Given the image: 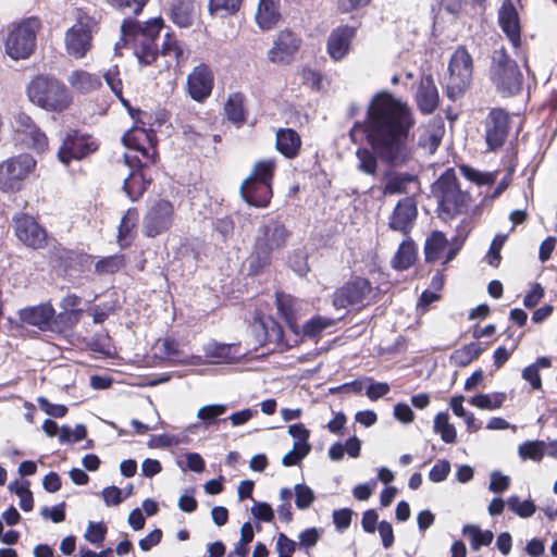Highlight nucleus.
Returning <instances> with one entry per match:
<instances>
[{
  "label": "nucleus",
  "mask_w": 557,
  "mask_h": 557,
  "mask_svg": "<svg viewBox=\"0 0 557 557\" xmlns=\"http://www.w3.org/2000/svg\"><path fill=\"white\" fill-rule=\"evenodd\" d=\"M332 320L320 315L313 317L304 324V334L310 337H315L320 333L332 325Z\"/></svg>",
  "instance_id": "51"
},
{
  "label": "nucleus",
  "mask_w": 557,
  "mask_h": 557,
  "mask_svg": "<svg viewBox=\"0 0 557 557\" xmlns=\"http://www.w3.org/2000/svg\"><path fill=\"white\" fill-rule=\"evenodd\" d=\"M448 240L441 231H434L425 239L424 255L428 262H435L442 257Z\"/></svg>",
  "instance_id": "34"
},
{
  "label": "nucleus",
  "mask_w": 557,
  "mask_h": 557,
  "mask_svg": "<svg viewBox=\"0 0 557 557\" xmlns=\"http://www.w3.org/2000/svg\"><path fill=\"white\" fill-rule=\"evenodd\" d=\"M16 237L27 247L39 249L46 244L47 233L36 220L25 213H18L13 218Z\"/></svg>",
  "instance_id": "16"
},
{
  "label": "nucleus",
  "mask_w": 557,
  "mask_h": 557,
  "mask_svg": "<svg viewBox=\"0 0 557 557\" xmlns=\"http://www.w3.org/2000/svg\"><path fill=\"white\" fill-rule=\"evenodd\" d=\"M160 357L169 360L171 363H186L187 356H183L178 349V344L172 338L160 339L157 344Z\"/></svg>",
  "instance_id": "40"
},
{
  "label": "nucleus",
  "mask_w": 557,
  "mask_h": 557,
  "mask_svg": "<svg viewBox=\"0 0 557 557\" xmlns=\"http://www.w3.org/2000/svg\"><path fill=\"white\" fill-rule=\"evenodd\" d=\"M97 143L88 135L74 132L69 134L59 148V160L69 164L71 160L83 159L97 149Z\"/></svg>",
  "instance_id": "18"
},
{
  "label": "nucleus",
  "mask_w": 557,
  "mask_h": 557,
  "mask_svg": "<svg viewBox=\"0 0 557 557\" xmlns=\"http://www.w3.org/2000/svg\"><path fill=\"white\" fill-rule=\"evenodd\" d=\"M355 29L349 26L337 27L332 30L327 38V53L334 61L345 58L350 48Z\"/></svg>",
  "instance_id": "24"
},
{
  "label": "nucleus",
  "mask_w": 557,
  "mask_h": 557,
  "mask_svg": "<svg viewBox=\"0 0 557 557\" xmlns=\"http://www.w3.org/2000/svg\"><path fill=\"white\" fill-rule=\"evenodd\" d=\"M432 193L437 200L438 216L443 221L447 222L456 216L468 214L472 197L460 188L454 169H447L433 183Z\"/></svg>",
  "instance_id": "3"
},
{
  "label": "nucleus",
  "mask_w": 557,
  "mask_h": 557,
  "mask_svg": "<svg viewBox=\"0 0 557 557\" xmlns=\"http://www.w3.org/2000/svg\"><path fill=\"white\" fill-rule=\"evenodd\" d=\"M294 298L284 294H276V307L281 317L293 327L296 321L294 312Z\"/></svg>",
  "instance_id": "46"
},
{
  "label": "nucleus",
  "mask_w": 557,
  "mask_h": 557,
  "mask_svg": "<svg viewBox=\"0 0 557 557\" xmlns=\"http://www.w3.org/2000/svg\"><path fill=\"white\" fill-rule=\"evenodd\" d=\"M372 300L371 283L363 277H356L336 289L333 295V305L337 309L351 307L360 309Z\"/></svg>",
  "instance_id": "11"
},
{
  "label": "nucleus",
  "mask_w": 557,
  "mask_h": 557,
  "mask_svg": "<svg viewBox=\"0 0 557 557\" xmlns=\"http://www.w3.org/2000/svg\"><path fill=\"white\" fill-rule=\"evenodd\" d=\"M473 61L463 46L458 47L450 57L448 64L449 77L446 95L451 101L460 99L470 86Z\"/></svg>",
  "instance_id": "9"
},
{
  "label": "nucleus",
  "mask_w": 557,
  "mask_h": 557,
  "mask_svg": "<svg viewBox=\"0 0 557 557\" xmlns=\"http://www.w3.org/2000/svg\"><path fill=\"white\" fill-rule=\"evenodd\" d=\"M124 161L131 172L124 180L123 189L129 200L137 201L150 184V180H147L143 173V168L148 164H145L137 154L132 153H125Z\"/></svg>",
  "instance_id": "15"
},
{
  "label": "nucleus",
  "mask_w": 557,
  "mask_h": 557,
  "mask_svg": "<svg viewBox=\"0 0 557 557\" xmlns=\"http://www.w3.org/2000/svg\"><path fill=\"white\" fill-rule=\"evenodd\" d=\"M274 160H262L256 163L251 174L242 183L240 195L245 202L256 208H264L272 197L271 182Z\"/></svg>",
  "instance_id": "6"
},
{
  "label": "nucleus",
  "mask_w": 557,
  "mask_h": 557,
  "mask_svg": "<svg viewBox=\"0 0 557 557\" xmlns=\"http://www.w3.org/2000/svg\"><path fill=\"white\" fill-rule=\"evenodd\" d=\"M417 216L418 208L414 199L411 197L403 198L396 203L389 215L388 227L408 236L413 228Z\"/></svg>",
  "instance_id": "19"
},
{
  "label": "nucleus",
  "mask_w": 557,
  "mask_h": 557,
  "mask_svg": "<svg viewBox=\"0 0 557 557\" xmlns=\"http://www.w3.org/2000/svg\"><path fill=\"white\" fill-rule=\"evenodd\" d=\"M260 325L264 330V341L273 342L282 338V327L272 318L260 320Z\"/></svg>",
  "instance_id": "58"
},
{
  "label": "nucleus",
  "mask_w": 557,
  "mask_h": 557,
  "mask_svg": "<svg viewBox=\"0 0 557 557\" xmlns=\"http://www.w3.org/2000/svg\"><path fill=\"white\" fill-rule=\"evenodd\" d=\"M482 352V348L479 343H470L465 345L462 348L455 350L450 356V361L458 367H466L472 360L478 358Z\"/></svg>",
  "instance_id": "41"
},
{
  "label": "nucleus",
  "mask_w": 557,
  "mask_h": 557,
  "mask_svg": "<svg viewBox=\"0 0 557 557\" xmlns=\"http://www.w3.org/2000/svg\"><path fill=\"white\" fill-rule=\"evenodd\" d=\"M40 28V21L28 17L17 24H13L4 39L5 53L15 61L30 57L36 46V35Z\"/></svg>",
  "instance_id": "8"
},
{
  "label": "nucleus",
  "mask_w": 557,
  "mask_h": 557,
  "mask_svg": "<svg viewBox=\"0 0 557 557\" xmlns=\"http://www.w3.org/2000/svg\"><path fill=\"white\" fill-rule=\"evenodd\" d=\"M288 237V230L277 220L270 219L260 224L250 256L249 272L258 274L268 267L272 258L284 249Z\"/></svg>",
  "instance_id": "4"
},
{
  "label": "nucleus",
  "mask_w": 557,
  "mask_h": 557,
  "mask_svg": "<svg viewBox=\"0 0 557 557\" xmlns=\"http://www.w3.org/2000/svg\"><path fill=\"white\" fill-rule=\"evenodd\" d=\"M434 432L441 435L446 444H453L457 438L456 428L449 422L447 412H438L434 418Z\"/></svg>",
  "instance_id": "39"
},
{
  "label": "nucleus",
  "mask_w": 557,
  "mask_h": 557,
  "mask_svg": "<svg viewBox=\"0 0 557 557\" xmlns=\"http://www.w3.org/2000/svg\"><path fill=\"white\" fill-rule=\"evenodd\" d=\"M550 356H540L534 362L524 367V381L533 391H543V382L540 371L552 367Z\"/></svg>",
  "instance_id": "32"
},
{
  "label": "nucleus",
  "mask_w": 557,
  "mask_h": 557,
  "mask_svg": "<svg viewBox=\"0 0 557 557\" xmlns=\"http://www.w3.org/2000/svg\"><path fill=\"white\" fill-rule=\"evenodd\" d=\"M109 3L115 9L123 12H131L135 15L139 14L148 0H108Z\"/></svg>",
  "instance_id": "56"
},
{
  "label": "nucleus",
  "mask_w": 557,
  "mask_h": 557,
  "mask_svg": "<svg viewBox=\"0 0 557 557\" xmlns=\"http://www.w3.org/2000/svg\"><path fill=\"white\" fill-rule=\"evenodd\" d=\"M280 0H259L256 22L263 30L273 28L281 18Z\"/></svg>",
  "instance_id": "29"
},
{
  "label": "nucleus",
  "mask_w": 557,
  "mask_h": 557,
  "mask_svg": "<svg viewBox=\"0 0 557 557\" xmlns=\"http://www.w3.org/2000/svg\"><path fill=\"white\" fill-rule=\"evenodd\" d=\"M70 86L79 94H89L101 86V77L84 70H75L67 76Z\"/></svg>",
  "instance_id": "30"
},
{
  "label": "nucleus",
  "mask_w": 557,
  "mask_h": 557,
  "mask_svg": "<svg viewBox=\"0 0 557 557\" xmlns=\"http://www.w3.org/2000/svg\"><path fill=\"white\" fill-rule=\"evenodd\" d=\"M103 77L108 84V86L110 87V89L121 99L122 103L128 109L131 110L129 108V104L128 102L123 99L122 97V81L121 78L119 77V71H117V67L114 66L112 69H109L104 74H103ZM132 112V111H129ZM131 115L134 117V114L131 113Z\"/></svg>",
  "instance_id": "50"
},
{
  "label": "nucleus",
  "mask_w": 557,
  "mask_h": 557,
  "mask_svg": "<svg viewBox=\"0 0 557 557\" xmlns=\"http://www.w3.org/2000/svg\"><path fill=\"white\" fill-rule=\"evenodd\" d=\"M442 140V129H425L424 133L419 138V145L429 150L430 153H433L437 147L440 146Z\"/></svg>",
  "instance_id": "52"
},
{
  "label": "nucleus",
  "mask_w": 557,
  "mask_h": 557,
  "mask_svg": "<svg viewBox=\"0 0 557 557\" xmlns=\"http://www.w3.org/2000/svg\"><path fill=\"white\" fill-rule=\"evenodd\" d=\"M162 26L161 17H153L145 23L131 17L125 18L121 24V42L123 46L132 45L139 64L150 65L159 54L156 40Z\"/></svg>",
  "instance_id": "2"
},
{
  "label": "nucleus",
  "mask_w": 557,
  "mask_h": 557,
  "mask_svg": "<svg viewBox=\"0 0 557 557\" xmlns=\"http://www.w3.org/2000/svg\"><path fill=\"white\" fill-rule=\"evenodd\" d=\"M161 53L163 55L173 57L177 63L184 59V51L181 45L178 44L177 39L170 34L164 36Z\"/></svg>",
  "instance_id": "53"
},
{
  "label": "nucleus",
  "mask_w": 557,
  "mask_h": 557,
  "mask_svg": "<svg viewBox=\"0 0 557 557\" xmlns=\"http://www.w3.org/2000/svg\"><path fill=\"white\" fill-rule=\"evenodd\" d=\"M54 313L55 310L50 304H41L21 309L18 314L22 322L37 326L40 330H47L51 329Z\"/></svg>",
  "instance_id": "25"
},
{
  "label": "nucleus",
  "mask_w": 557,
  "mask_h": 557,
  "mask_svg": "<svg viewBox=\"0 0 557 557\" xmlns=\"http://www.w3.org/2000/svg\"><path fill=\"white\" fill-rule=\"evenodd\" d=\"M244 101L245 96L242 92H234L225 103L226 116L234 124L242 125L245 122Z\"/></svg>",
  "instance_id": "37"
},
{
  "label": "nucleus",
  "mask_w": 557,
  "mask_h": 557,
  "mask_svg": "<svg viewBox=\"0 0 557 557\" xmlns=\"http://www.w3.org/2000/svg\"><path fill=\"white\" fill-rule=\"evenodd\" d=\"M491 69L492 81L503 96H513L521 89L520 70L504 49L495 50Z\"/></svg>",
  "instance_id": "10"
},
{
  "label": "nucleus",
  "mask_w": 557,
  "mask_h": 557,
  "mask_svg": "<svg viewBox=\"0 0 557 557\" xmlns=\"http://www.w3.org/2000/svg\"><path fill=\"white\" fill-rule=\"evenodd\" d=\"M416 124L411 108L388 91L376 92L367 107L366 119L356 122L352 131H360L370 146L356 150L358 170L374 176L380 159L391 168L407 166L413 160L409 136Z\"/></svg>",
  "instance_id": "1"
},
{
  "label": "nucleus",
  "mask_w": 557,
  "mask_h": 557,
  "mask_svg": "<svg viewBox=\"0 0 557 557\" xmlns=\"http://www.w3.org/2000/svg\"><path fill=\"white\" fill-rule=\"evenodd\" d=\"M300 38L289 29L281 30L273 47L269 50V59L274 63L286 62L299 48Z\"/></svg>",
  "instance_id": "22"
},
{
  "label": "nucleus",
  "mask_w": 557,
  "mask_h": 557,
  "mask_svg": "<svg viewBox=\"0 0 557 557\" xmlns=\"http://www.w3.org/2000/svg\"><path fill=\"white\" fill-rule=\"evenodd\" d=\"M459 171L466 180L478 186L491 185L496 181L495 172H482L468 164L459 165Z\"/></svg>",
  "instance_id": "42"
},
{
  "label": "nucleus",
  "mask_w": 557,
  "mask_h": 557,
  "mask_svg": "<svg viewBox=\"0 0 557 557\" xmlns=\"http://www.w3.org/2000/svg\"><path fill=\"white\" fill-rule=\"evenodd\" d=\"M101 495L106 506L108 507L117 506L124 499L122 496V490L114 485L104 487Z\"/></svg>",
  "instance_id": "64"
},
{
  "label": "nucleus",
  "mask_w": 557,
  "mask_h": 557,
  "mask_svg": "<svg viewBox=\"0 0 557 557\" xmlns=\"http://www.w3.org/2000/svg\"><path fill=\"white\" fill-rule=\"evenodd\" d=\"M226 405L224 404H211L202 406L197 411V418L201 420L206 425H209L216 421L218 417L226 412Z\"/></svg>",
  "instance_id": "48"
},
{
  "label": "nucleus",
  "mask_w": 557,
  "mask_h": 557,
  "mask_svg": "<svg viewBox=\"0 0 557 557\" xmlns=\"http://www.w3.org/2000/svg\"><path fill=\"white\" fill-rule=\"evenodd\" d=\"M14 127L18 139L30 149L42 152L48 147V138L35 124L33 119L24 112L14 117Z\"/></svg>",
  "instance_id": "17"
},
{
  "label": "nucleus",
  "mask_w": 557,
  "mask_h": 557,
  "mask_svg": "<svg viewBox=\"0 0 557 557\" xmlns=\"http://www.w3.org/2000/svg\"><path fill=\"white\" fill-rule=\"evenodd\" d=\"M137 221H138V211L135 208L127 209L121 219V223L119 225V231H117V242L121 247H125V246L129 245L128 237L131 236L132 231L136 226Z\"/></svg>",
  "instance_id": "38"
},
{
  "label": "nucleus",
  "mask_w": 557,
  "mask_h": 557,
  "mask_svg": "<svg viewBox=\"0 0 557 557\" xmlns=\"http://www.w3.org/2000/svg\"><path fill=\"white\" fill-rule=\"evenodd\" d=\"M174 208L165 199L157 200L144 216L143 232L147 237H156L168 231L173 223Z\"/></svg>",
  "instance_id": "14"
},
{
  "label": "nucleus",
  "mask_w": 557,
  "mask_h": 557,
  "mask_svg": "<svg viewBox=\"0 0 557 557\" xmlns=\"http://www.w3.org/2000/svg\"><path fill=\"white\" fill-rule=\"evenodd\" d=\"M417 103L421 112L432 113L438 106V91L431 75L423 76L417 90Z\"/></svg>",
  "instance_id": "26"
},
{
  "label": "nucleus",
  "mask_w": 557,
  "mask_h": 557,
  "mask_svg": "<svg viewBox=\"0 0 557 557\" xmlns=\"http://www.w3.org/2000/svg\"><path fill=\"white\" fill-rule=\"evenodd\" d=\"M107 528L102 522H89L85 539L91 544H101L106 539Z\"/></svg>",
  "instance_id": "55"
},
{
  "label": "nucleus",
  "mask_w": 557,
  "mask_h": 557,
  "mask_svg": "<svg viewBox=\"0 0 557 557\" xmlns=\"http://www.w3.org/2000/svg\"><path fill=\"white\" fill-rule=\"evenodd\" d=\"M294 490L296 507L300 510L309 508L314 500L312 488L306 484H296Z\"/></svg>",
  "instance_id": "49"
},
{
  "label": "nucleus",
  "mask_w": 557,
  "mask_h": 557,
  "mask_svg": "<svg viewBox=\"0 0 557 557\" xmlns=\"http://www.w3.org/2000/svg\"><path fill=\"white\" fill-rule=\"evenodd\" d=\"M545 456L557 459V440L549 442L537 438L524 441V460L540 462Z\"/></svg>",
  "instance_id": "27"
},
{
  "label": "nucleus",
  "mask_w": 557,
  "mask_h": 557,
  "mask_svg": "<svg viewBox=\"0 0 557 557\" xmlns=\"http://www.w3.org/2000/svg\"><path fill=\"white\" fill-rule=\"evenodd\" d=\"M213 83L211 69L206 64H199L187 76L188 94L195 101L202 102L211 95Z\"/></svg>",
  "instance_id": "20"
},
{
  "label": "nucleus",
  "mask_w": 557,
  "mask_h": 557,
  "mask_svg": "<svg viewBox=\"0 0 557 557\" xmlns=\"http://www.w3.org/2000/svg\"><path fill=\"white\" fill-rule=\"evenodd\" d=\"M386 183L383 188L385 195L408 194L409 186L418 187V176L409 172H387Z\"/></svg>",
  "instance_id": "28"
},
{
  "label": "nucleus",
  "mask_w": 557,
  "mask_h": 557,
  "mask_svg": "<svg viewBox=\"0 0 557 557\" xmlns=\"http://www.w3.org/2000/svg\"><path fill=\"white\" fill-rule=\"evenodd\" d=\"M122 140L131 150L128 153L137 154L145 164H153L157 157V136L152 131L134 126L126 132Z\"/></svg>",
  "instance_id": "12"
},
{
  "label": "nucleus",
  "mask_w": 557,
  "mask_h": 557,
  "mask_svg": "<svg viewBox=\"0 0 557 557\" xmlns=\"http://www.w3.org/2000/svg\"><path fill=\"white\" fill-rule=\"evenodd\" d=\"M37 169L36 159L29 153H20L0 162V191L16 194L21 191Z\"/></svg>",
  "instance_id": "7"
},
{
  "label": "nucleus",
  "mask_w": 557,
  "mask_h": 557,
  "mask_svg": "<svg viewBox=\"0 0 557 557\" xmlns=\"http://www.w3.org/2000/svg\"><path fill=\"white\" fill-rule=\"evenodd\" d=\"M234 346L220 344L216 342L208 343L203 346L206 357L211 358L214 363H231L236 359L233 352Z\"/></svg>",
  "instance_id": "36"
},
{
  "label": "nucleus",
  "mask_w": 557,
  "mask_h": 557,
  "mask_svg": "<svg viewBox=\"0 0 557 557\" xmlns=\"http://www.w3.org/2000/svg\"><path fill=\"white\" fill-rule=\"evenodd\" d=\"M37 403L40 407V409L48 416L54 417V418H62L66 414L67 408L64 405H55L51 404L47 398L45 397H38Z\"/></svg>",
  "instance_id": "63"
},
{
  "label": "nucleus",
  "mask_w": 557,
  "mask_h": 557,
  "mask_svg": "<svg viewBox=\"0 0 557 557\" xmlns=\"http://www.w3.org/2000/svg\"><path fill=\"white\" fill-rule=\"evenodd\" d=\"M82 318V313L72 312L61 309V311L55 314L51 321V330H57L59 332H65L74 329L76 324L79 322Z\"/></svg>",
  "instance_id": "43"
},
{
  "label": "nucleus",
  "mask_w": 557,
  "mask_h": 557,
  "mask_svg": "<svg viewBox=\"0 0 557 557\" xmlns=\"http://www.w3.org/2000/svg\"><path fill=\"white\" fill-rule=\"evenodd\" d=\"M498 22L515 47L520 44V18L519 13L511 0H504L498 10Z\"/></svg>",
  "instance_id": "23"
},
{
  "label": "nucleus",
  "mask_w": 557,
  "mask_h": 557,
  "mask_svg": "<svg viewBox=\"0 0 557 557\" xmlns=\"http://www.w3.org/2000/svg\"><path fill=\"white\" fill-rule=\"evenodd\" d=\"M545 295V289L541 283L534 282L524 293V308L531 309L535 307Z\"/></svg>",
  "instance_id": "57"
},
{
  "label": "nucleus",
  "mask_w": 557,
  "mask_h": 557,
  "mask_svg": "<svg viewBox=\"0 0 557 557\" xmlns=\"http://www.w3.org/2000/svg\"><path fill=\"white\" fill-rule=\"evenodd\" d=\"M301 146L298 133L292 128H280L276 132L275 147L286 158H294Z\"/></svg>",
  "instance_id": "31"
},
{
  "label": "nucleus",
  "mask_w": 557,
  "mask_h": 557,
  "mask_svg": "<svg viewBox=\"0 0 557 557\" xmlns=\"http://www.w3.org/2000/svg\"><path fill=\"white\" fill-rule=\"evenodd\" d=\"M27 96L36 106L57 112L66 109L72 100L64 84L45 75L32 79L27 86Z\"/></svg>",
  "instance_id": "5"
},
{
  "label": "nucleus",
  "mask_w": 557,
  "mask_h": 557,
  "mask_svg": "<svg viewBox=\"0 0 557 557\" xmlns=\"http://www.w3.org/2000/svg\"><path fill=\"white\" fill-rule=\"evenodd\" d=\"M311 450V447L293 446V449L286 453L282 458V465L285 467H292L297 465L304 459Z\"/></svg>",
  "instance_id": "59"
},
{
  "label": "nucleus",
  "mask_w": 557,
  "mask_h": 557,
  "mask_svg": "<svg viewBox=\"0 0 557 557\" xmlns=\"http://www.w3.org/2000/svg\"><path fill=\"white\" fill-rule=\"evenodd\" d=\"M510 131V116L499 108L493 109L484 121V138L488 151H495L506 143Z\"/></svg>",
  "instance_id": "13"
},
{
  "label": "nucleus",
  "mask_w": 557,
  "mask_h": 557,
  "mask_svg": "<svg viewBox=\"0 0 557 557\" xmlns=\"http://www.w3.org/2000/svg\"><path fill=\"white\" fill-rule=\"evenodd\" d=\"M91 44V32L86 23L78 21L65 34V47L70 55L82 59Z\"/></svg>",
  "instance_id": "21"
},
{
  "label": "nucleus",
  "mask_w": 557,
  "mask_h": 557,
  "mask_svg": "<svg viewBox=\"0 0 557 557\" xmlns=\"http://www.w3.org/2000/svg\"><path fill=\"white\" fill-rule=\"evenodd\" d=\"M40 515L44 519H50L54 523L65 520V503L62 502L53 507H42Z\"/></svg>",
  "instance_id": "62"
},
{
  "label": "nucleus",
  "mask_w": 557,
  "mask_h": 557,
  "mask_svg": "<svg viewBox=\"0 0 557 557\" xmlns=\"http://www.w3.org/2000/svg\"><path fill=\"white\" fill-rule=\"evenodd\" d=\"M401 242L398 250L393 259V265L398 270H407L416 260V246L413 240L408 236Z\"/></svg>",
  "instance_id": "35"
},
{
  "label": "nucleus",
  "mask_w": 557,
  "mask_h": 557,
  "mask_svg": "<svg viewBox=\"0 0 557 557\" xmlns=\"http://www.w3.org/2000/svg\"><path fill=\"white\" fill-rule=\"evenodd\" d=\"M506 234H497L491 243L490 250L486 255V260L490 265L498 267L500 262V250L506 242Z\"/></svg>",
  "instance_id": "54"
},
{
  "label": "nucleus",
  "mask_w": 557,
  "mask_h": 557,
  "mask_svg": "<svg viewBox=\"0 0 557 557\" xmlns=\"http://www.w3.org/2000/svg\"><path fill=\"white\" fill-rule=\"evenodd\" d=\"M288 434L296 438L297 441L294 443L296 446H305V447H311V445L308 443V438L310 436V432L308 429L305 428L301 423H295L288 426Z\"/></svg>",
  "instance_id": "61"
},
{
  "label": "nucleus",
  "mask_w": 557,
  "mask_h": 557,
  "mask_svg": "<svg viewBox=\"0 0 557 557\" xmlns=\"http://www.w3.org/2000/svg\"><path fill=\"white\" fill-rule=\"evenodd\" d=\"M172 21L180 27H188L193 23L195 15V4L193 0H171Z\"/></svg>",
  "instance_id": "33"
},
{
  "label": "nucleus",
  "mask_w": 557,
  "mask_h": 557,
  "mask_svg": "<svg viewBox=\"0 0 557 557\" xmlns=\"http://www.w3.org/2000/svg\"><path fill=\"white\" fill-rule=\"evenodd\" d=\"M124 265V256L113 255L97 261L95 270L99 274L116 273Z\"/></svg>",
  "instance_id": "47"
},
{
  "label": "nucleus",
  "mask_w": 557,
  "mask_h": 557,
  "mask_svg": "<svg viewBox=\"0 0 557 557\" xmlns=\"http://www.w3.org/2000/svg\"><path fill=\"white\" fill-rule=\"evenodd\" d=\"M450 472V463L448 460H438L429 472V480L434 483H440L446 480Z\"/></svg>",
  "instance_id": "60"
},
{
  "label": "nucleus",
  "mask_w": 557,
  "mask_h": 557,
  "mask_svg": "<svg viewBox=\"0 0 557 557\" xmlns=\"http://www.w3.org/2000/svg\"><path fill=\"white\" fill-rule=\"evenodd\" d=\"M462 533L469 536L473 549H479L481 546H487L493 541V533L491 531H482L476 525L467 524L462 529Z\"/></svg>",
  "instance_id": "44"
},
{
  "label": "nucleus",
  "mask_w": 557,
  "mask_h": 557,
  "mask_svg": "<svg viewBox=\"0 0 557 557\" xmlns=\"http://www.w3.org/2000/svg\"><path fill=\"white\" fill-rule=\"evenodd\" d=\"M505 400V394H478L472 396L469 403L480 409L495 410L502 407Z\"/></svg>",
  "instance_id": "45"
}]
</instances>
